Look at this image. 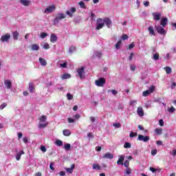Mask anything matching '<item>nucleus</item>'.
Masks as SVG:
<instances>
[{"label":"nucleus","mask_w":176,"mask_h":176,"mask_svg":"<svg viewBox=\"0 0 176 176\" xmlns=\"http://www.w3.org/2000/svg\"><path fill=\"white\" fill-rule=\"evenodd\" d=\"M122 41H127V39H129V36H127L126 34H123L122 36Z\"/></svg>","instance_id":"45"},{"label":"nucleus","mask_w":176,"mask_h":176,"mask_svg":"<svg viewBox=\"0 0 176 176\" xmlns=\"http://www.w3.org/2000/svg\"><path fill=\"white\" fill-rule=\"evenodd\" d=\"M111 92L112 93V94H113V96H116V94H118V91H117L116 90H115V89H112V90L111 91Z\"/></svg>","instance_id":"59"},{"label":"nucleus","mask_w":176,"mask_h":176,"mask_svg":"<svg viewBox=\"0 0 176 176\" xmlns=\"http://www.w3.org/2000/svg\"><path fill=\"white\" fill-rule=\"evenodd\" d=\"M63 135H65V137H69V135H71V131H69V129H64L63 131Z\"/></svg>","instance_id":"21"},{"label":"nucleus","mask_w":176,"mask_h":176,"mask_svg":"<svg viewBox=\"0 0 176 176\" xmlns=\"http://www.w3.org/2000/svg\"><path fill=\"white\" fill-rule=\"evenodd\" d=\"M77 73L80 79L85 78V67H80L77 69Z\"/></svg>","instance_id":"4"},{"label":"nucleus","mask_w":176,"mask_h":176,"mask_svg":"<svg viewBox=\"0 0 176 176\" xmlns=\"http://www.w3.org/2000/svg\"><path fill=\"white\" fill-rule=\"evenodd\" d=\"M79 6H80V8H82V9H86V4H85V2L83 1H80L78 3Z\"/></svg>","instance_id":"37"},{"label":"nucleus","mask_w":176,"mask_h":176,"mask_svg":"<svg viewBox=\"0 0 176 176\" xmlns=\"http://www.w3.org/2000/svg\"><path fill=\"white\" fill-rule=\"evenodd\" d=\"M56 10V6L52 5L45 9L44 13H52Z\"/></svg>","instance_id":"8"},{"label":"nucleus","mask_w":176,"mask_h":176,"mask_svg":"<svg viewBox=\"0 0 176 176\" xmlns=\"http://www.w3.org/2000/svg\"><path fill=\"white\" fill-rule=\"evenodd\" d=\"M133 57H134V53L132 52L130 54V56L129 57V61H131L133 60Z\"/></svg>","instance_id":"55"},{"label":"nucleus","mask_w":176,"mask_h":176,"mask_svg":"<svg viewBox=\"0 0 176 176\" xmlns=\"http://www.w3.org/2000/svg\"><path fill=\"white\" fill-rule=\"evenodd\" d=\"M29 91L30 93H35V87L32 82L29 83Z\"/></svg>","instance_id":"20"},{"label":"nucleus","mask_w":176,"mask_h":176,"mask_svg":"<svg viewBox=\"0 0 176 176\" xmlns=\"http://www.w3.org/2000/svg\"><path fill=\"white\" fill-rule=\"evenodd\" d=\"M156 153H157V150L154 149V150H152V151H151V155H152L153 156H155V155H156Z\"/></svg>","instance_id":"56"},{"label":"nucleus","mask_w":176,"mask_h":176,"mask_svg":"<svg viewBox=\"0 0 176 176\" xmlns=\"http://www.w3.org/2000/svg\"><path fill=\"white\" fill-rule=\"evenodd\" d=\"M155 29H156L157 32H158V34H160V35H166V30L162 26H160V25L155 26Z\"/></svg>","instance_id":"5"},{"label":"nucleus","mask_w":176,"mask_h":176,"mask_svg":"<svg viewBox=\"0 0 176 176\" xmlns=\"http://www.w3.org/2000/svg\"><path fill=\"white\" fill-rule=\"evenodd\" d=\"M124 174L126 175H130V174H131V168H126V170L124 172Z\"/></svg>","instance_id":"32"},{"label":"nucleus","mask_w":176,"mask_h":176,"mask_svg":"<svg viewBox=\"0 0 176 176\" xmlns=\"http://www.w3.org/2000/svg\"><path fill=\"white\" fill-rule=\"evenodd\" d=\"M120 45H122V40L118 41L116 44V50H118V49H120Z\"/></svg>","instance_id":"31"},{"label":"nucleus","mask_w":176,"mask_h":176,"mask_svg":"<svg viewBox=\"0 0 176 176\" xmlns=\"http://www.w3.org/2000/svg\"><path fill=\"white\" fill-rule=\"evenodd\" d=\"M43 49L47 50V49H50V45L47 43H45L43 45Z\"/></svg>","instance_id":"36"},{"label":"nucleus","mask_w":176,"mask_h":176,"mask_svg":"<svg viewBox=\"0 0 176 176\" xmlns=\"http://www.w3.org/2000/svg\"><path fill=\"white\" fill-rule=\"evenodd\" d=\"M135 135H136V133H134V132H131L129 134V137L131 138H133V137H135Z\"/></svg>","instance_id":"57"},{"label":"nucleus","mask_w":176,"mask_h":176,"mask_svg":"<svg viewBox=\"0 0 176 176\" xmlns=\"http://www.w3.org/2000/svg\"><path fill=\"white\" fill-rule=\"evenodd\" d=\"M103 159H110L112 160L113 159V155L109 152L106 153L103 156H102Z\"/></svg>","instance_id":"13"},{"label":"nucleus","mask_w":176,"mask_h":176,"mask_svg":"<svg viewBox=\"0 0 176 176\" xmlns=\"http://www.w3.org/2000/svg\"><path fill=\"white\" fill-rule=\"evenodd\" d=\"M149 94H151V92L149 91V90H146L143 91V97H148Z\"/></svg>","instance_id":"38"},{"label":"nucleus","mask_w":176,"mask_h":176,"mask_svg":"<svg viewBox=\"0 0 176 176\" xmlns=\"http://www.w3.org/2000/svg\"><path fill=\"white\" fill-rule=\"evenodd\" d=\"M137 113L138 116H144V109L141 107H138Z\"/></svg>","instance_id":"18"},{"label":"nucleus","mask_w":176,"mask_h":176,"mask_svg":"<svg viewBox=\"0 0 176 176\" xmlns=\"http://www.w3.org/2000/svg\"><path fill=\"white\" fill-rule=\"evenodd\" d=\"M133 47H134V43L130 44V45H129V47H128V49H129V50H131V49H133Z\"/></svg>","instance_id":"61"},{"label":"nucleus","mask_w":176,"mask_h":176,"mask_svg":"<svg viewBox=\"0 0 176 176\" xmlns=\"http://www.w3.org/2000/svg\"><path fill=\"white\" fill-rule=\"evenodd\" d=\"M143 5H144V6H145V8H148V6H149V5H150V3H149V1H144Z\"/></svg>","instance_id":"52"},{"label":"nucleus","mask_w":176,"mask_h":176,"mask_svg":"<svg viewBox=\"0 0 176 176\" xmlns=\"http://www.w3.org/2000/svg\"><path fill=\"white\" fill-rule=\"evenodd\" d=\"M23 141L24 144H27L28 142V138H27V137L23 138Z\"/></svg>","instance_id":"58"},{"label":"nucleus","mask_w":176,"mask_h":176,"mask_svg":"<svg viewBox=\"0 0 176 176\" xmlns=\"http://www.w3.org/2000/svg\"><path fill=\"white\" fill-rule=\"evenodd\" d=\"M155 133L158 135H161V134H163V130L162 129L157 128V129H155Z\"/></svg>","instance_id":"30"},{"label":"nucleus","mask_w":176,"mask_h":176,"mask_svg":"<svg viewBox=\"0 0 176 176\" xmlns=\"http://www.w3.org/2000/svg\"><path fill=\"white\" fill-rule=\"evenodd\" d=\"M31 49L33 51H36V50H39L40 47H39V45L38 44H32L31 45Z\"/></svg>","instance_id":"24"},{"label":"nucleus","mask_w":176,"mask_h":176,"mask_svg":"<svg viewBox=\"0 0 176 176\" xmlns=\"http://www.w3.org/2000/svg\"><path fill=\"white\" fill-rule=\"evenodd\" d=\"M19 35L20 34H19V32L17 31L12 32V36L15 41H17V39H19Z\"/></svg>","instance_id":"22"},{"label":"nucleus","mask_w":176,"mask_h":176,"mask_svg":"<svg viewBox=\"0 0 176 176\" xmlns=\"http://www.w3.org/2000/svg\"><path fill=\"white\" fill-rule=\"evenodd\" d=\"M40 36L42 39H45V38H46V36H47V33L41 32Z\"/></svg>","instance_id":"41"},{"label":"nucleus","mask_w":176,"mask_h":176,"mask_svg":"<svg viewBox=\"0 0 176 176\" xmlns=\"http://www.w3.org/2000/svg\"><path fill=\"white\" fill-rule=\"evenodd\" d=\"M65 17H66L65 14L63 12L58 13L53 21L54 25H57L60 23V21H61V20H64Z\"/></svg>","instance_id":"1"},{"label":"nucleus","mask_w":176,"mask_h":176,"mask_svg":"<svg viewBox=\"0 0 176 176\" xmlns=\"http://www.w3.org/2000/svg\"><path fill=\"white\" fill-rule=\"evenodd\" d=\"M39 62L41 63V65H43V67L47 65V62L43 58H39Z\"/></svg>","instance_id":"23"},{"label":"nucleus","mask_w":176,"mask_h":176,"mask_svg":"<svg viewBox=\"0 0 176 176\" xmlns=\"http://www.w3.org/2000/svg\"><path fill=\"white\" fill-rule=\"evenodd\" d=\"M21 158V153H17L16 155V160L17 161L20 160V159Z\"/></svg>","instance_id":"51"},{"label":"nucleus","mask_w":176,"mask_h":176,"mask_svg":"<svg viewBox=\"0 0 176 176\" xmlns=\"http://www.w3.org/2000/svg\"><path fill=\"white\" fill-rule=\"evenodd\" d=\"M6 107H8V104L7 103H3L1 105H0V109L2 110L4 108H6Z\"/></svg>","instance_id":"49"},{"label":"nucleus","mask_w":176,"mask_h":176,"mask_svg":"<svg viewBox=\"0 0 176 176\" xmlns=\"http://www.w3.org/2000/svg\"><path fill=\"white\" fill-rule=\"evenodd\" d=\"M47 120V118L46 117V116H41V118L38 119V120H40V122H46Z\"/></svg>","instance_id":"29"},{"label":"nucleus","mask_w":176,"mask_h":176,"mask_svg":"<svg viewBox=\"0 0 176 176\" xmlns=\"http://www.w3.org/2000/svg\"><path fill=\"white\" fill-rule=\"evenodd\" d=\"M76 12V8L73 7L69 10L66 11V14L69 15V17H74V13Z\"/></svg>","instance_id":"7"},{"label":"nucleus","mask_w":176,"mask_h":176,"mask_svg":"<svg viewBox=\"0 0 176 176\" xmlns=\"http://www.w3.org/2000/svg\"><path fill=\"white\" fill-rule=\"evenodd\" d=\"M9 39H10V34H6L1 37V42H9Z\"/></svg>","instance_id":"9"},{"label":"nucleus","mask_w":176,"mask_h":176,"mask_svg":"<svg viewBox=\"0 0 176 176\" xmlns=\"http://www.w3.org/2000/svg\"><path fill=\"white\" fill-rule=\"evenodd\" d=\"M41 150L42 152H46V147H45V146H41Z\"/></svg>","instance_id":"62"},{"label":"nucleus","mask_w":176,"mask_h":176,"mask_svg":"<svg viewBox=\"0 0 176 176\" xmlns=\"http://www.w3.org/2000/svg\"><path fill=\"white\" fill-rule=\"evenodd\" d=\"M57 39L58 37H57V35L54 34H52L51 36H50V42L52 43H54L56 42H57Z\"/></svg>","instance_id":"14"},{"label":"nucleus","mask_w":176,"mask_h":176,"mask_svg":"<svg viewBox=\"0 0 176 176\" xmlns=\"http://www.w3.org/2000/svg\"><path fill=\"white\" fill-rule=\"evenodd\" d=\"M4 85L6 86L7 89H12V81L10 80H5Z\"/></svg>","instance_id":"15"},{"label":"nucleus","mask_w":176,"mask_h":176,"mask_svg":"<svg viewBox=\"0 0 176 176\" xmlns=\"http://www.w3.org/2000/svg\"><path fill=\"white\" fill-rule=\"evenodd\" d=\"M148 91L150 93H153L155 91V86L152 85L151 87H150Z\"/></svg>","instance_id":"50"},{"label":"nucleus","mask_w":176,"mask_h":176,"mask_svg":"<svg viewBox=\"0 0 176 176\" xmlns=\"http://www.w3.org/2000/svg\"><path fill=\"white\" fill-rule=\"evenodd\" d=\"M123 166L126 167V168H129V166H130V161L129 160H125L124 163L123 164Z\"/></svg>","instance_id":"35"},{"label":"nucleus","mask_w":176,"mask_h":176,"mask_svg":"<svg viewBox=\"0 0 176 176\" xmlns=\"http://www.w3.org/2000/svg\"><path fill=\"white\" fill-rule=\"evenodd\" d=\"M55 144L57 145V146H63V141L60 140H56Z\"/></svg>","instance_id":"34"},{"label":"nucleus","mask_w":176,"mask_h":176,"mask_svg":"<svg viewBox=\"0 0 176 176\" xmlns=\"http://www.w3.org/2000/svg\"><path fill=\"white\" fill-rule=\"evenodd\" d=\"M67 100H71L72 98H74V96L72 94L68 93L67 94Z\"/></svg>","instance_id":"47"},{"label":"nucleus","mask_w":176,"mask_h":176,"mask_svg":"<svg viewBox=\"0 0 176 176\" xmlns=\"http://www.w3.org/2000/svg\"><path fill=\"white\" fill-rule=\"evenodd\" d=\"M165 69L166 73L168 75L173 72V69L171 67L166 66V67L164 68Z\"/></svg>","instance_id":"25"},{"label":"nucleus","mask_w":176,"mask_h":176,"mask_svg":"<svg viewBox=\"0 0 176 176\" xmlns=\"http://www.w3.org/2000/svg\"><path fill=\"white\" fill-rule=\"evenodd\" d=\"M68 122L69 123H74L75 122V120L71 118H67Z\"/></svg>","instance_id":"54"},{"label":"nucleus","mask_w":176,"mask_h":176,"mask_svg":"<svg viewBox=\"0 0 176 176\" xmlns=\"http://www.w3.org/2000/svg\"><path fill=\"white\" fill-rule=\"evenodd\" d=\"M153 17L155 21H159L162 17V14L160 12H154L153 13Z\"/></svg>","instance_id":"11"},{"label":"nucleus","mask_w":176,"mask_h":176,"mask_svg":"<svg viewBox=\"0 0 176 176\" xmlns=\"http://www.w3.org/2000/svg\"><path fill=\"white\" fill-rule=\"evenodd\" d=\"M114 127H117V129H120L122 127V124L120 122H116L113 124Z\"/></svg>","instance_id":"39"},{"label":"nucleus","mask_w":176,"mask_h":176,"mask_svg":"<svg viewBox=\"0 0 176 176\" xmlns=\"http://www.w3.org/2000/svg\"><path fill=\"white\" fill-rule=\"evenodd\" d=\"M159 124H160V126H164V121L163 120H159Z\"/></svg>","instance_id":"53"},{"label":"nucleus","mask_w":176,"mask_h":176,"mask_svg":"<svg viewBox=\"0 0 176 176\" xmlns=\"http://www.w3.org/2000/svg\"><path fill=\"white\" fill-rule=\"evenodd\" d=\"M167 20L168 19L166 17H163L161 19L160 25H162L163 27V28H166V25H167Z\"/></svg>","instance_id":"12"},{"label":"nucleus","mask_w":176,"mask_h":176,"mask_svg":"<svg viewBox=\"0 0 176 176\" xmlns=\"http://www.w3.org/2000/svg\"><path fill=\"white\" fill-rule=\"evenodd\" d=\"M71 78V76L68 74H64L61 76V79L65 80V79H69Z\"/></svg>","instance_id":"28"},{"label":"nucleus","mask_w":176,"mask_h":176,"mask_svg":"<svg viewBox=\"0 0 176 176\" xmlns=\"http://www.w3.org/2000/svg\"><path fill=\"white\" fill-rule=\"evenodd\" d=\"M104 25L105 24L104 23V19L101 18L98 19L96 21V31L102 30Z\"/></svg>","instance_id":"2"},{"label":"nucleus","mask_w":176,"mask_h":176,"mask_svg":"<svg viewBox=\"0 0 176 176\" xmlns=\"http://www.w3.org/2000/svg\"><path fill=\"white\" fill-rule=\"evenodd\" d=\"M35 176H42V173L38 172V173H35Z\"/></svg>","instance_id":"64"},{"label":"nucleus","mask_w":176,"mask_h":176,"mask_svg":"<svg viewBox=\"0 0 176 176\" xmlns=\"http://www.w3.org/2000/svg\"><path fill=\"white\" fill-rule=\"evenodd\" d=\"M104 24H105L107 28H111V25H112V21L109 18L103 19Z\"/></svg>","instance_id":"10"},{"label":"nucleus","mask_w":176,"mask_h":176,"mask_svg":"<svg viewBox=\"0 0 176 176\" xmlns=\"http://www.w3.org/2000/svg\"><path fill=\"white\" fill-rule=\"evenodd\" d=\"M64 149L67 151H71V144L69 143L64 144Z\"/></svg>","instance_id":"27"},{"label":"nucleus","mask_w":176,"mask_h":176,"mask_svg":"<svg viewBox=\"0 0 176 176\" xmlns=\"http://www.w3.org/2000/svg\"><path fill=\"white\" fill-rule=\"evenodd\" d=\"M168 112H170V113H174V112H175V108H174V107L171 106L170 109H168Z\"/></svg>","instance_id":"46"},{"label":"nucleus","mask_w":176,"mask_h":176,"mask_svg":"<svg viewBox=\"0 0 176 176\" xmlns=\"http://www.w3.org/2000/svg\"><path fill=\"white\" fill-rule=\"evenodd\" d=\"M130 69H131V71L134 72V71H135V69H137V67H135V65H131Z\"/></svg>","instance_id":"48"},{"label":"nucleus","mask_w":176,"mask_h":176,"mask_svg":"<svg viewBox=\"0 0 176 176\" xmlns=\"http://www.w3.org/2000/svg\"><path fill=\"white\" fill-rule=\"evenodd\" d=\"M172 155H173V156H175L176 155V148L173 150Z\"/></svg>","instance_id":"63"},{"label":"nucleus","mask_w":176,"mask_h":176,"mask_svg":"<svg viewBox=\"0 0 176 176\" xmlns=\"http://www.w3.org/2000/svg\"><path fill=\"white\" fill-rule=\"evenodd\" d=\"M105 83H107V80L104 78H98L95 82V85L99 87H103Z\"/></svg>","instance_id":"3"},{"label":"nucleus","mask_w":176,"mask_h":176,"mask_svg":"<svg viewBox=\"0 0 176 176\" xmlns=\"http://www.w3.org/2000/svg\"><path fill=\"white\" fill-rule=\"evenodd\" d=\"M20 3L21 5H23V6H30V5H31V1L30 0H21Z\"/></svg>","instance_id":"16"},{"label":"nucleus","mask_w":176,"mask_h":176,"mask_svg":"<svg viewBox=\"0 0 176 176\" xmlns=\"http://www.w3.org/2000/svg\"><path fill=\"white\" fill-rule=\"evenodd\" d=\"M153 60H155V61H157V60H159V53H155V54L153 55Z\"/></svg>","instance_id":"42"},{"label":"nucleus","mask_w":176,"mask_h":176,"mask_svg":"<svg viewBox=\"0 0 176 176\" xmlns=\"http://www.w3.org/2000/svg\"><path fill=\"white\" fill-rule=\"evenodd\" d=\"M94 170H101V166L98 164H94L93 165Z\"/></svg>","instance_id":"33"},{"label":"nucleus","mask_w":176,"mask_h":176,"mask_svg":"<svg viewBox=\"0 0 176 176\" xmlns=\"http://www.w3.org/2000/svg\"><path fill=\"white\" fill-rule=\"evenodd\" d=\"M150 170H151L152 173H156L157 170L153 167H150Z\"/></svg>","instance_id":"60"},{"label":"nucleus","mask_w":176,"mask_h":176,"mask_svg":"<svg viewBox=\"0 0 176 176\" xmlns=\"http://www.w3.org/2000/svg\"><path fill=\"white\" fill-rule=\"evenodd\" d=\"M138 140L139 141H143V142H148L151 140L149 136H144L143 135H138Z\"/></svg>","instance_id":"6"},{"label":"nucleus","mask_w":176,"mask_h":176,"mask_svg":"<svg viewBox=\"0 0 176 176\" xmlns=\"http://www.w3.org/2000/svg\"><path fill=\"white\" fill-rule=\"evenodd\" d=\"M124 162V156L121 155L118 158V160L117 161V164L123 166V162Z\"/></svg>","instance_id":"19"},{"label":"nucleus","mask_w":176,"mask_h":176,"mask_svg":"<svg viewBox=\"0 0 176 176\" xmlns=\"http://www.w3.org/2000/svg\"><path fill=\"white\" fill-rule=\"evenodd\" d=\"M124 148H125L126 149L131 148V144H130L129 142H126L124 145Z\"/></svg>","instance_id":"40"},{"label":"nucleus","mask_w":176,"mask_h":176,"mask_svg":"<svg viewBox=\"0 0 176 176\" xmlns=\"http://www.w3.org/2000/svg\"><path fill=\"white\" fill-rule=\"evenodd\" d=\"M148 31L149 32L150 35H155V30H153V27L149 26Z\"/></svg>","instance_id":"26"},{"label":"nucleus","mask_w":176,"mask_h":176,"mask_svg":"<svg viewBox=\"0 0 176 176\" xmlns=\"http://www.w3.org/2000/svg\"><path fill=\"white\" fill-rule=\"evenodd\" d=\"M75 169V164H72L71 168H66L65 170L69 174H72L74 170Z\"/></svg>","instance_id":"17"},{"label":"nucleus","mask_w":176,"mask_h":176,"mask_svg":"<svg viewBox=\"0 0 176 176\" xmlns=\"http://www.w3.org/2000/svg\"><path fill=\"white\" fill-rule=\"evenodd\" d=\"M76 50V47L72 45L69 48V53H72Z\"/></svg>","instance_id":"43"},{"label":"nucleus","mask_w":176,"mask_h":176,"mask_svg":"<svg viewBox=\"0 0 176 176\" xmlns=\"http://www.w3.org/2000/svg\"><path fill=\"white\" fill-rule=\"evenodd\" d=\"M47 123L45 124H38V128L39 129H45V127H46L47 126Z\"/></svg>","instance_id":"44"}]
</instances>
